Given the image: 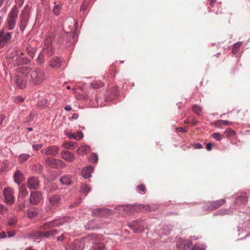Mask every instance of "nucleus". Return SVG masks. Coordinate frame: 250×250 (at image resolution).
Returning a JSON list of instances; mask_svg holds the SVG:
<instances>
[{
	"label": "nucleus",
	"mask_w": 250,
	"mask_h": 250,
	"mask_svg": "<svg viewBox=\"0 0 250 250\" xmlns=\"http://www.w3.org/2000/svg\"><path fill=\"white\" fill-rule=\"evenodd\" d=\"M15 82L17 86L21 89L23 88L25 86L26 83L25 81H24L23 78L20 76H17L15 78Z\"/></svg>",
	"instance_id": "6ab92c4d"
},
{
	"label": "nucleus",
	"mask_w": 250,
	"mask_h": 250,
	"mask_svg": "<svg viewBox=\"0 0 250 250\" xmlns=\"http://www.w3.org/2000/svg\"><path fill=\"white\" fill-rule=\"evenodd\" d=\"M242 42H238L233 45L232 48V52L233 54L237 53L239 50L240 47L242 45Z\"/></svg>",
	"instance_id": "cd10ccee"
},
{
	"label": "nucleus",
	"mask_w": 250,
	"mask_h": 250,
	"mask_svg": "<svg viewBox=\"0 0 250 250\" xmlns=\"http://www.w3.org/2000/svg\"><path fill=\"white\" fill-rule=\"evenodd\" d=\"M83 133L81 132H78L76 134H75V137H74V139L77 140H79L83 138Z\"/></svg>",
	"instance_id": "37998d69"
},
{
	"label": "nucleus",
	"mask_w": 250,
	"mask_h": 250,
	"mask_svg": "<svg viewBox=\"0 0 250 250\" xmlns=\"http://www.w3.org/2000/svg\"><path fill=\"white\" fill-rule=\"evenodd\" d=\"M221 122L222 125H229L231 124V123L228 121L221 120Z\"/></svg>",
	"instance_id": "4d7b16f0"
},
{
	"label": "nucleus",
	"mask_w": 250,
	"mask_h": 250,
	"mask_svg": "<svg viewBox=\"0 0 250 250\" xmlns=\"http://www.w3.org/2000/svg\"><path fill=\"white\" fill-rule=\"evenodd\" d=\"M17 219L16 218H11L8 220V224L10 226H14L17 223Z\"/></svg>",
	"instance_id": "de8ad7c7"
},
{
	"label": "nucleus",
	"mask_w": 250,
	"mask_h": 250,
	"mask_svg": "<svg viewBox=\"0 0 250 250\" xmlns=\"http://www.w3.org/2000/svg\"><path fill=\"white\" fill-rule=\"evenodd\" d=\"M62 158L65 161L71 162L74 160L75 156L73 153L66 150H62L61 152Z\"/></svg>",
	"instance_id": "9b49d317"
},
{
	"label": "nucleus",
	"mask_w": 250,
	"mask_h": 250,
	"mask_svg": "<svg viewBox=\"0 0 250 250\" xmlns=\"http://www.w3.org/2000/svg\"><path fill=\"white\" fill-rule=\"evenodd\" d=\"M5 209L6 208L4 207V206L2 204H0V214H2Z\"/></svg>",
	"instance_id": "052dcab7"
},
{
	"label": "nucleus",
	"mask_w": 250,
	"mask_h": 250,
	"mask_svg": "<svg viewBox=\"0 0 250 250\" xmlns=\"http://www.w3.org/2000/svg\"><path fill=\"white\" fill-rule=\"evenodd\" d=\"M224 134L228 138L234 137L236 135V132L229 128H227L224 132Z\"/></svg>",
	"instance_id": "bb28decb"
},
{
	"label": "nucleus",
	"mask_w": 250,
	"mask_h": 250,
	"mask_svg": "<svg viewBox=\"0 0 250 250\" xmlns=\"http://www.w3.org/2000/svg\"><path fill=\"white\" fill-rule=\"evenodd\" d=\"M92 250H106V249L104 244L97 243L93 245Z\"/></svg>",
	"instance_id": "393cba45"
},
{
	"label": "nucleus",
	"mask_w": 250,
	"mask_h": 250,
	"mask_svg": "<svg viewBox=\"0 0 250 250\" xmlns=\"http://www.w3.org/2000/svg\"><path fill=\"white\" fill-rule=\"evenodd\" d=\"M49 64L51 67L58 68L62 65V61L58 57H54L50 60Z\"/></svg>",
	"instance_id": "f8f14e48"
},
{
	"label": "nucleus",
	"mask_w": 250,
	"mask_h": 250,
	"mask_svg": "<svg viewBox=\"0 0 250 250\" xmlns=\"http://www.w3.org/2000/svg\"><path fill=\"white\" fill-rule=\"evenodd\" d=\"M24 55L23 53L21 52L20 53V56H19L17 59L18 60V62L17 63L18 65L21 64L22 63H26L29 62V60L26 58H22L21 57V56Z\"/></svg>",
	"instance_id": "c756f323"
},
{
	"label": "nucleus",
	"mask_w": 250,
	"mask_h": 250,
	"mask_svg": "<svg viewBox=\"0 0 250 250\" xmlns=\"http://www.w3.org/2000/svg\"><path fill=\"white\" fill-rule=\"evenodd\" d=\"M65 238V234H62L61 236L57 237L58 241H62Z\"/></svg>",
	"instance_id": "69168bd1"
},
{
	"label": "nucleus",
	"mask_w": 250,
	"mask_h": 250,
	"mask_svg": "<svg viewBox=\"0 0 250 250\" xmlns=\"http://www.w3.org/2000/svg\"><path fill=\"white\" fill-rule=\"evenodd\" d=\"M17 22V20L8 18L7 19V23L8 30H13L16 25Z\"/></svg>",
	"instance_id": "412c9836"
},
{
	"label": "nucleus",
	"mask_w": 250,
	"mask_h": 250,
	"mask_svg": "<svg viewBox=\"0 0 250 250\" xmlns=\"http://www.w3.org/2000/svg\"><path fill=\"white\" fill-rule=\"evenodd\" d=\"M212 136L214 139L218 141H220L223 138V136L218 133H213Z\"/></svg>",
	"instance_id": "49530a36"
},
{
	"label": "nucleus",
	"mask_w": 250,
	"mask_h": 250,
	"mask_svg": "<svg viewBox=\"0 0 250 250\" xmlns=\"http://www.w3.org/2000/svg\"><path fill=\"white\" fill-rule=\"evenodd\" d=\"M93 170V168L90 166L85 167L83 169L82 171V175L84 178H88L91 176V173Z\"/></svg>",
	"instance_id": "4468645a"
},
{
	"label": "nucleus",
	"mask_w": 250,
	"mask_h": 250,
	"mask_svg": "<svg viewBox=\"0 0 250 250\" xmlns=\"http://www.w3.org/2000/svg\"><path fill=\"white\" fill-rule=\"evenodd\" d=\"M14 101L16 103L20 104L24 101V99L21 96H18L15 98Z\"/></svg>",
	"instance_id": "09e8293b"
},
{
	"label": "nucleus",
	"mask_w": 250,
	"mask_h": 250,
	"mask_svg": "<svg viewBox=\"0 0 250 250\" xmlns=\"http://www.w3.org/2000/svg\"><path fill=\"white\" fill-rule=\"evenodd\" d=\"M136 190L138 192L144 194L146 191V188L145 186L143 184H139L136 187Z\"/></svg>",
	"instance_id": "2f4dec72"
},
{
	"label": "nucleus",
	"mask_w": 250,
	"mask_h": 250,
	"mask_svg": "<svg viewBox=\"0 0 250 250\" xmlns=\"http://www.w3.org/2000/svg\"><path fill=\"white\" fill-rule=\"evenodd\" d=\"M50 235H51V236H54L57 234L59 232V231L56 229H53L50 230Z\"/></svg>",
	"instance_id": "6e6d98bb"
},
{
	"label": "nucleus",
	"mask_w": 250,
	"mask_h": 250,
	"mask_svg": "<svg viewBox=\"0 0 250 250\" xmlns=\"http://www.w3.org/2000/svg\"><path fill=\"white\" fill-rule=\"evenodd\" d=\"M98 156L95 153H92L89 157V160L93 163H95L98 161Z\"/></svg>",
	"instance_id": "ea45409f"
},
{
	"label": "nucleus",
	"mask_w": 250,
	"mask_h": 250,
	"mask_svg": "<svg viewBox=\"0 0 250 250\" xmlns=\"http://www.w3.org/2000/svg\"><path fill=\"white\" fill-rule=\"evenodd\" d=\"M31 237L34 240H38L42 238L41 231H38L33 232L31 234Z\"/></svg>",
	"instance_id": "7c9ffc66"
},
{
	"label": "nucleus",
	"mask_w": 250,
	"mask_h": 250,
	"mask_svg": "<svg viewBox=\"0 0 250 250\" xmlns=\"http://www.w3.org/2000/svg\"><path fill=\"white\" fill-rule=\"evenodd\" d=\"M5 116L3 114L0 115V125L2 124L3 120L5 119Z\"/></svg>",
	"instance_id": "338daca9"
},
{
	"label": "nucleus",
	"mask_w": 250,
	"mask_h": 250,
	"mask_svg": "<svg viewBox=\"0 0 250 250\" xmlns=\"http://www.w3.org/2000/svg\"><path fill=\"white\" fill-rule=\"evenodd\" d=\"M12 39V33H4L3 29L0 31V49L2 48L5 45L10 42Z\"/></svg>",
	"instance_id": "39448f33"
},
{
	"label": "nucleus",
	"mask_w": 250,
	"mask_h": 250,
	"mask_svg": "<svg viewBox=\"0 0 250 250\" xmlns=\"http://www.w3.org/2000/svg\"><path fill=\"white\" fill-rule=\"evenodd\" d=\"M193 146H194V147L196 149H200V148H203L202 145H201L200 144H199V143H196V144H194Z\"/></svg>",
	"instance_id": "680f3d73"
},
{
	"label": "nucleus",
	"mask_w": 250,
	"mask_h": 250,
	"mask_svg": "<svg viewBox=\"0 0 250 250\" xmlns=\"http://www.w3.org/2000/svg\"><path fill=\"white\" fill-rule=\"evenodd\" d=\"M19 195L22 197H25L28 193L25 186L22 185L19 188Z\"/></svg>",
	"instance_id": "c85d7f7f"
},
{
	"label": "nucleus",
	"mask_w": 250,
	"mask_h": 250,
	"mask_svg": "<svg viewBox=\"0 0 250 250\" xmlns=\"http://www.w3.org/2000/svg\"><path fill=\"white\" fill-rule=\"evenodd\" d=\"M19 12V10L18 7L17 5H15L10 11L7 17L17 20L18 18Z\"/></svg>",
	"instance_id": "2eb2a0df"
},
{
	"label": "nucleus",
	"mask_w": 250,
	"mask_h": 250,
	"mask_svg": "<svg viewBox=\"0 0 250 250\" xmlns=\"http://www.w3.org/2000/svg\"><path fill=\"white\" fill-rule=\"evenodd\" d=\"M60 148L56 146H50L41 150L42 153H44L46 155H51L56 156L59 153Z\"/></svg>",
	"instance_id": "0eeeda50"
},
{
	"label": "nucleus",
	"mask_w": 250,
	"mask_h": 250,
	"mask_svg": "<svg viewBox=\"0 0 250 250\" xmlns=\"http://www.w3.org/2000/svg\"><path fill=\"white\" fill-rule=\"evenodd\" d=\"M24 208H25V205L23 203H22L21 204L19 205V208L20 210H23Z\"/></svg>",
	"instance_id": "0e129e2a"
},
{
	"label": "nucleus",
	"mask_w": 250,
	"mask_h": 250,
	"mask_svg": "<svg viewBox=\"0 0 250 250\" xmlns=\"http://www.w3.org/2000/svg\"><path fill=\"white\" fill-rule=\"evenodd\" d=\"M90 0H84L83 3L81 5V10L82 11H85L89 3Z\"/></svg>",
	"instance_id": "a19ab883"
},
{
	"label": "nucleus",
	"mask_w": 250,
	"mask_h": 250,
	"mask_svg": "<svg viewBox=\"0 0 250 250\" xmlns=\"http://www.w3.org/2000/svg\"><path fill=\"white\" fill-rule=\"evenodd\" d=\"M191 250H204V249L202 246L195 245Z\"/></svg>",
	"instance_id": "5fc2aeb1"
},
{
	"label": "nucleus",
	"mask_w": 250,
	"mask_h": 250,
	"mask_svg": "<svg viewBox=\"0 0 250 250\" xmlns=\"http://www.w3.org/2000/svg\"><path fill=\"white\" fill-rule=\"evenodd\" d=\"M104 85V83L101 81H95L91 84V86L94 88H100Z\"/></svg>",
	"instance_id": "473e14b6"
},
{
	"label": "nucleus",
	"mask_w": 250,
	"mask_h": 250,
	"mask_svg": "<svg viewBox=\"0 0 250 250\" xmlns=\"http://www.w3.org/2000/svg\"><path fill=\"white\" fill-rule=\"evenodd\" d=\"M192 245V243L191 240L188 241L184 244L185 247H187L188 249Z\"/></svg>",
	"instance_id": "13d9d810"
},
{
	"label": "nucleus",
	"mask_w": 250,
	"mask_h": 250,
	"mask_svg": "<svg viewBox=\"0 0 250 250\" xmlns=\"http://www.w3.org/2000/svg\"><path fill=\"white\" fill-rule=\"evenodd\" d=\"M192 110L198 116H200L202 114V109L201 107L197 105H194L192 107Z\"/></svg>",
	"instance_id": "72a5a7b5"
},
{
	"label": "nucleus",
	"mask_w": 250,
	"mask_h": 250,
	"mask_svg": "<svg viewBox=\"0 0 250 250\" xmlns=\"http://www.w3.org/2000/svg\"><path fill=\"white\" fill-rule=\"evenodd\" d=\"M27 21L28 19L27 16L22 13L21 17L20 24V28L21 30L23 31L25 29L27 25Z\"/></svg>",
	"instance_id": "aec40b11"
},
{
	"label": "nucleus",
	"mask_w": 250,
	"mask_h": 250,
	"mask_svg": "<svg viewBox=\"0 0 250 250\" xmlns=\"http://www.w3.org/2000/svg\"><path fill=\"white\" fill-rule=\"evenodd\" d=\"M61 9L62 5L57 4L54 7L53 11L55 15H58L60 14Z\"/></svg>",
	"instance_id": "e433bc0d"
},
{
	"label": "nucleus",
	"mask_w": 250,
	"mask_h": 250,
	"mask_svg": "<svg viewBox=\"0 0 250 250\" xmlns=\"http://www.w3.org/2000/svg\"><path fill=\"white\" fill-rule=\"evenodd\" d=\"M190 117L191 120L190 123L192 124V125H195L198 123V121L193 117Z\"/></svg>",
	"instance_id": "603ef678"
},
{
	"label": "nucleus",
	"mask_w": 250,
	"mask_h": 250,
	"mask_svg": "<svg viewBox=\"0 0 250 250\" xmlns=\"http://www.w3.org/2000/svg\"><path fill=\"white\" fill-rule=\"evenodd\" d=\"M60 182L63 185H68L71 184V176L69 175H66L60 179Z\"/></svg>",
	"instance_id": "4be33fe9"
},
{
	"label": "nucleus",
	"mask_w": 250,
	"mask_h": 250,
	"mask_svg": "<svg viewBox=\"0 0 250 250\" xmlns=\"http://www.w3.org/2000/svg\"><path fill=\"white\" fill-rule=\"evenodd\" d=\"M14 180L18 185L21 184L24 180L23 174L19 170H17L14 175Z\"/></svg>",
	"instance_id": "a211bd4d"
},
{
	"label": "nucleus",
	"mask_w": 250,
	"mask_h": 250,
	"mask_svg": "<svg viewBox=\"0 0 250 250\" xmlns=\"http://www.w3.org/2000/svg\"><path fill=\"white\" fill-rule=\"evenodd\" d=\"M248 202V198L246 196H240L237 198L235 202L236 204H245Z\"/></svg>",
	"instance_id": "b1692460"
},
{
	"label": "nucleus",
	"mask_w": 250,
	"mask_h": 250,
	"mask_svg": "<svg viewBox=\"0 0 250 250\" xmlns=\"http://www.w3.org/2000/svg\"><path fill=\"white\" fill-rule=\"evenodd\" d=\"M90 188L87 185L83 184L81 187V191L82 193H87L90 191Z\"/></svg>",
	"instance_id": "c9c22d12"
},
{
	"label": "nucleus",
	"mask_w": 250,
	"mask_h": 250,
	"mask_svg": "<svg viewBox=\"0 0 250 250\" xmlns=\"http://www.w3.org/2000/svg\"><path fill=\"white\" fill-rule=\"evenodd\" d=\"M7 234L8 235L9 237H11L15 235V232L14 231H8Z\"/></svg>",
	"instance_id": "e2e57ef3"
},
{
	"label": "nucleus",
	"mask_w": 250,
	"mask_h": 250,
	"mask_svg": "<svg viewBox=\"0 0 250 250\" xmlns=\"http://www.w3.org/2000/svg\"><path fill=\"white\" fill-rule=\"evenodd\" d=\"M52 38L50 36H48L44 42V48L42 52L41 53L39 57H41L42 55L45 54L47 57L50 56L53 54L52 44Z\"/></svg>",
	"instance_id": "20e7f679"
},
{
	"label": "nucleus",
	"mask_w": 250,
	"mask_h": 250,
	"mask_svg": "<svg viewBox=\"0 0 250 250\" xmlns=\"http://www.w3.org/2000/svg\"><path fill=\"white\" fill-rule=\"evenodd\" d=\"M27 184L28 188L30 189H38L40 186V182L37 178L31 177L28 178Z\"/></svg>",
	"instance_id": "6e6552de"
},
{
	"label": "nucleus",
	"mask_w": 250,
	"mask_h": 250,
	"mask_svg": "<svg viewBox=\"0 0 250 250\" xmlns=\"http://www.w3.org/2000/svg\"><path fill=\"white\" fill-rule=\"evenodd\" d=\"M42 199V194L39 191L31 192L30 201L33 204H37Z\"/></svg>",
	"instance_id": "9d476101"
},
{
	"label": "nucleus",
	"mask_w": 250,
	"mask_h": 250,
	"mask_svg": "<svg viewBox=\"0 0 250 250\" xmlns=\"http://www.w3.org/2000/svg\"><path fill=\"white\" fill-rule=\"evenodd\" d=\"M90 149V147L88 146H83L81 147H79L77 152L79 154H83L85 153H86Z\"/></svg>",
	"instance_id": "a878e982"
},
{
	"label": "nucleus",
	"mask_w": 250,
	"mask_h": 250,
	"mask_svg": "<svg viewBox=\"0 0 250 250\" xmlns=\"http://www.w3.org/2000/svg\"><path fill=\"white\" fill-rule=\"evenodd\" d=\"M37 212L35 210H29L27 212V216L29 218H32L37 215Z\"/></svg>",
	"instance_id": "79ce46f5"
},
{
	"label": "nucleus",
	"mask_w": 250,
	"mask_h": 250,
	"mask_svg": "<svg viewBox=\"0 0 250 250\" xmlns=\"http://www.w3.org/2000/svg\"><path fill=\"white\" fill-rule=\"evenodd\" d=\"M63 146L64 148L67 149L74 148L77 146V144L76 143H64L63 144Z\"/></svg>",
	"instance_id": "f704fd0d"
},
{
	"label": "nucleus",
	"mask_w": 250,
	"mask_h": 250,
	"mask_svg": "<svg viewBox=\"0 0 250 250\" xmlns=\"http://www.w3.org/2000/svg\"><path fill=\"white\" fill-rule=\"evenodd\" d=\"M46 79L44 71L39 68H36L30 73V82L33 85H40Z\"/></svg>",
	"instance_id": "f257e3e1"
},
{
	"label": "nucleus",
	"mask_w": 250,
	"mask_h": 250,
	"mask_svg": "<svg viewBox=\"0 0 250 250\" xmlns=\"http://www.w3.org/2000/svg\"><path fill=\"white\" fill-rule=\"evenodd\" d=\"M45 161L47 165L52 168H62L65 167V164L62 161L54 158H47Z\"/></svg>",
	"instance_id": "7ed1b4c3"
},
{
	"label": "nucleus",
	"mask_w": 250,
	"mask_h": 250,
	"mask_svg": "<svg viewBox=\"0 0 250 250\" xmlns=\"http://www.w3.org/2000/svg\"><path fill=\"white\" fill-rule=\"evenodd\" d=\"M30 157V155L27 154H22L20 155L19 159L20 162H23L28 160Z\"/></svg>",
	"instance_id": "4c0bfd02"
},
{
	"label": "nucleus",
	"mask_w": 250,
	"mask_h": 250,
	"mask_svg": "<svg viewBox=\"0 0 250 250\" xmlns=\"http://www.w3.org/2000/svg\"><path fill=\"white\" fill-rule=\"evenodd\" d=\"M226 201L225 199H221L214 201L210 203V206H208V208L210 210L216 209L219 208L221 206L225 204Z\"/></svg>",
	"instance_id": "dca6fc26"
},
{
	"label": "nucleus",
	"mask_w": 250,
	"mask_h": 250,
	"mask_svg": "<svg viewBox=\"0 0 250 250\" xmlns=\"http://www.w3.org/2000/svg\"><path fill=\"white\" fill-rule=\"evenodd\" d=\"M42 146H43V145L42 144H35L32 146L33 149L35 150H39L41 149Z\"/></svg>",
	"instance_id": "3c124183"
},
{
	"label": "nucleus",
	"mask_w": 250,
	"mask_h": 250,
	"mask_svg": "<svg viewBox=\"0 0 250 250\" xmlns=\"http://www.w3.org/2000/svg\"><path fill=\"white\" fill-rule=\"evenodd\" d=\"M27 51L28 55L31 58H33L35 54L34 49L33 48L28 47L27 48Z\"/></svg>",
	"instance_id": "c03bdc74"
},
{
	"label": "nucleus",
	"mask_w": 250,
	"mask_h": 250,
	"mask_svg": "<svg viewBox=\"0 0 250 250\" xmlns=\"http://www.w3.org/2000/svg\"><path fill=\"white\" fill-rule=\"evenodd\" d=\"M214 125L217 127H220L222 125L221 122V120H217L214 123Z\"/></svg>",
	"instance_id": "bf43d9fd"
},
{
	"label": "nucleus",
	"mask_w": 250,
	"mask_h": 250,
	"mask_svg": "<svg viewBox=\"0 0 250 250\" xmlns=\"http://www.w3.org/2000/svg\"><path fill=\"white\" fill-rule=\"evenodd\" d=\"M60 201V197L59 195H54L49 198V202L53 206H56L58 204Z\"/></svg>",
	"instance_id": "5701e85b"
},
{
	"label": "nucleus",
	"mask_w": 250,
	"mask_h": 250,
	"mask_svg": "<svg viewBox=\"0 0 250 250\" xmlns=\"http://www.w3.org/2000/svg\"><path fill=\"white\" fill-rule=\"evenodd\" d=\"M67 221V218L66 217H63L61 219H55L52 221L45 223L43 225L41 226L40 228L42 229H49L53 227H58L59 225H62Z\"/></svg>",
	"instance_id": "f03ea898"
},
{
	"label": "nucleus",
	"mask_w": 250,
	"mask_h": 250,
	"mask_svg": "<svg viewBox=\"0 0 250 250\" xmlns=\"http://www.w3.org/2000/svg\"><path fill=\"white\" fill-rule=\"evenodd\" d=\"M111 210L108 208H97L94 210L93 213L97 216H104L106 214H110Z\"/></svg>",
	"instance_id": "ddd939ff"
},
{
	"label": "nucleus",
	"mask_w": 250,
	"mask_h": 250,
	"mask_svg": "<svg viewBox=\"0 0 250 250\" xmlns=\"http://www.w3.org/2000/svg\"><path fill=\"white\" fill-rule=\"evenodd\" d=\"M30 68L27 66H22L20 68V71L22 74L26 75L29 73Z\"/></svg>",
	"instance_id": "58836bf2"
},
{
	"label": "nucleus",
	"mask_w": 250,
	"mask_h": 250,
	"mask_svg": "<svg viewBox=\"0 0 250 250\" xmlns=\"http://www.w3.org/2000/svg\"><path fill=\"white\" fill-rule=\"evenodd\" d=\"M217 214L224 215L226 214H229V211L228 209L219 210L216 213Z\"/></svg>",
	"instance_id": "a18cd8bd"
},
{
	"label": "nucleus",
	"mask_w": 250,
	"mask_h": 250,
	"mask_svg": "<svg viewBox=\"0 0 250 250\" xmlns=\"http://www.w3.org/2000/svg\"><path fill=\"white\" fill-rule=\"evenodd\" d=\"M177 132H182L183 133L187 132V129L185 127H180L176 128Z\"/></svg>",
	"instance_id": "864d4df0"
},
{
	"label": "nucleus",
	"mask_w": 250,
	"mask_h": 250,
	"mask_svg": "<svg viewBox=\"0 0 250 250\" xmlns=\"http://www.w3.org/2000/svg\"><path fill=\"white\" fill-rule=\"evenodd\" d=\"M5 201L6 203L11 205L14 203L15 198L13 190L10 188H7L3 191Z\"/></svg>",
	"instance_id": "423d86ee"
},
{
	"label": "nucleus",
	"mask_w": 250,
	"mask_h": 250,
	"mask_svg": "<svg viewBox=\"0 0 250 250\" xmlns=\"http://www.w3.org/2000/svg\"><path fill=\"white\" fill-rule=\"evenodd\" d=\"M143 225V221L137 220L133 221L130 226L134 229V232L140 233L144 230V226Z\"/></svg>",
	"instance_id": "1a4fd4ad"
},
{
	"label": "nucleus",
	"mask_w": 250,
	"mask_h": 250,
	"mask_svg": "<svg viewBox=\"0 0 250 250\" xmlns=\"http://www.w3.org/2000/svg\"><path fill=\"white\" fill-rule=\"evenodd\" d=\"M41 235H42V238H48L50 236H51V235H50V231H47L45 232L41 231Z\"/></svg>",
	"instance_id": "8fccbe9b"
},
{
	"label": "nucleus",
	"mask_w": 250,
	"mask_h": 250,
	"mask_svg": "<svg viewBox=\"0 0 250 250\" xmlns=\"http://www.w3.org/2000/svg\"><path fill=\"white\" fill-rule=\"evenodd\" d=\"M212 145L210 143H208L207 145V149L208 150H210L211 149Z\"/></svg>",
	"instance_id": "774afa93"
},
{
	"label": "nucleus",
	"mask_w": 250,
	"mask_h": 250,
	"mask_svg": "<svg viewBox=\"0 0 250 250\" xmlns=\"http://www.w3.org/2000/svg\"><path fill=\"white\" fill-rule=\"evenodd\" d=\"M67 250H82L81 244L79 241H75L68 246Z\"/></svg>",
	"instance_id": "f3484780"
}]
</instances>
